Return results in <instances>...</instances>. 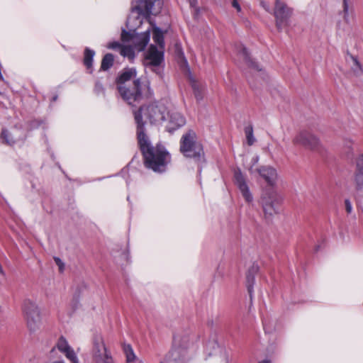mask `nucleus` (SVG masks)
Returning a JSON list of instances; mask_svg holds the SVG:
<instances>
[{
	"instance_id": "f257e3e1",
	"label": "nucleus",
	"mask_w": 363,
	"mask_h": 363,
	"mask_svg": "<svg viewBox=\"0 0 363 363\" xmlns=\"http://www.w3.org/2000/svg\"><path fill=\"white\" fill-rule=\"evenodd\" d=\"M137 123V138L140 149L144 157V162L147 168L155 172H162L170 162V155L161 145L155 147L151 145L150 140L145 133L144 124L141 121L140 114H135Z\"/></svg>"
},
{
	"instance_id": "f03ea898",
	"label": "nucleus",
	"mask_w": 363,
	"mask_h": 363,
	"mask_svg": "<svg viewBox=\"0 0 363 363\" xmlns=\"http://www.w3.org/2000/svg\"><path fill=\"white\" fill-rule=\"evenodd\" d=\"M179 150L185 157L194 160L199 165L205 162L203 145L197 140L196 133L193 130H189L182 135Z\"/></svg>"
},
{
	"instance_id": "7ed1b4c3",
	"label": "nucleus",
	"mask_w": 363,
	"mask_h": 363,
	"mask_svg": "<svg viewBox=\"0 0 363 363\" xmlns=\"http://www.w3.org/2000/svg\"><path fill=\"white\" fill-rule=\"evenodd\" d=\"M148 91V86L143 84L140 79H134L131 85L118 86L117 89L120 96L127 104L132 106H136L143 98L146 96Z\"/></svg>"
},
{
	"instance_id": "20e7f679",
	"label": "nucleus",
	"mask_w": 363,
	"mask_h": 363,
	"mask_svg": "<svg viewBox=\"0 0 363 363\" xmlns=\"http://www.w3.org/2000/svg\"><path fill=\"white\" fill-rule=\"evenodd\" d=\"M133 113L135 118V114H140L141 121L144 125L145 123L143 121L142 118L143 113L150 121V123L156 124L164 121L167 108L162 104H151L145 107L143 106L140 108L138 111H134Z\"/></svg>"
},
{
	"instance_id": "39448f33",
	"label": "nucleus",
	"mask_w": 363,
	"mask_h": 363,
	"mask_svg": "<svg viewBox=\"0 0 363 363\" xmlns=\"http://www.w3.org/2000/svg\"><path fill=\"white\" fill-rule=\"evenodd\" d=\"M24 322L30 332L38 329L41 323L40 309L30 300L24 301Z\"/></svg>"
},
{
	"instance_id": "423d86ee",
	"label": "nucleus",
	"mask_w": 363,
	"mask_h": 363,
	"mask_svg": "<svg viewBox=\"0 0 363 363\" xmlns=\"http://www.w3.org/2000/svg\"><path fill=\"white\" fill-rule=\"evenodd\" d=\"M164 62V52L158 50L154 45H151L145 55L144 65L158 75H161L162 69L161 65Z\"/></svg>"
},
{
	"instance_id": "0eeeda50",
	"label": "nucleus",
	"mask_w": 363,
	"mask_h": 363,
	"mask_svg": "<svg viewBox=\"0 0 363 363\" xmlns=\"http://www.w3.org/2000/svg\"><path fill=\"white\" fill-rule=\"evenodd\" d=\"M292 143L294 145H299L313 151H318L322 146L319 138L306 130L298 132L294 137Z\"/></svg>"
},
{
	"instance_id": "6e6552de",
	"label": "nucleus",
	"mask_w": 363,
	"mask_h": 363,
	"mask_svg": "<svg viewBox=\"0 0 363 363\" xmlns=\"http://www.w3.org/2000/svg\"><path fill=\"white\" fill-rule=\"evenodd\" d=\"M121 38L123 41L130 40L136 51L140 52L145 50L150 41V30H147L145 32L141 33L133 34L123 31Z\"/></svg>"
},
{
	"instance_id": "1a4fd4ad",
	"label": "nucleus",
	"mask_w": 363,
	"mask_h": 363,
	"mask_svg": "<svg viewBox=\"0 0 363 363\" xmlns=\"http://www.w3.org/2000/svg\"><path fill=\"white\" fill-rule=\"evenodd\" d=\"M93 357L96 363H113L101 337H96L94 341Z\"/></svg>"
},
{
	"instance_id": "9d476101",
	"label": "nucleus",
	"mask_w": 363,
	"mask_h": 363,
	"mask_svg": "<svg viewBox=\"0 0 363 363\" xmlns=\"http://www.w3.org/2000/svg\"><path fill=\"white\" fill-rule=\"evenodd\" d=\"M190 344V338L188 335L177 333L174 336L173 339V350L172 355L174 357V360L177 359V357L180 353L184 356L185 350Z\"/></svg>"
},
{
	"instance_id": "9b49d317",
	"label": "nucleus",
	"mask_w": 363,
	"mask_h": 363,
	"mask_svg": "<svg viewBox=\"0 0 363 363\" xmlns=\"http://www.w3.org/2000/svg\"><path fill=\"white\" fill-rule=\"evenodd\" d=\"M261 203L266 219L270 220L274 214L277 213V200L274 194L263 196L261 198Z\"/></svg>"
},
{
	"instance_id": "f8f14e48",
	"label": "nucleus",
	"mask_w": 363,
	"mask_h": 363,
	"mask_svg": "<svg viewBox=\"0 0 363 363\" xmlns=\"http://www.w3.org/2000/svg\"><path fill=\"white\" fill-rule=\"evenodd\" d=\"M234 179L235 183L240 191L245 200L248 203L252 201L253 197L250 191L249 186L246 182V178L240 169L235 171Z\"/></svg>"
},
{
	"instance_id": "ddd939ff",
	"label": "nucleus",
	"mask_w": 363,
	"mask_h": 363,
	"mask_svg": "<svg viewBox=\"0 0 363 363\" xmlns=\"http://www.w3.org/2000/svg\"><path fill=\"white\" fill-rule=\"evenodd\" d=\"M138 5L135 6L137 9H144L145 11L152 15L158 13L162 6V0H135Z\"/></svg>"
},
{
	"instance_id": "4468645a",
	"label": "nucleus",
	"mask_w": 363,
	"mask_h": 363,
	"mask_svg": "<svg viewBox=\"0 0 363 363\" xmlns=\"http://www.w3.org/2000/svg\"><path fill=\"white\" fill-rule=\"evenodd\" d=\"M274 15L277 19V26L281 28L282 23L289 16L290 11L286 5L281 0H276Z\"/></svg>"
},
{
	"instance_id": "2eb2a0df",
	"label": "nucleus",
	"mask_w": 363,
	"mask_h": 363,
	"mask_svg": "<svg viewBox=\"0 0 363 363\" xmlns=\"http://www.w3.org/2000/svg\"><path fill=\"white\" fill-rule=\"evenodd\" d=\"M185 123L186 120L180 113L172 111L169 113V120L168 124L167 125V130L168 132L172 133L183 126Z\"/></svg>"
},
{
	"instance_id": "dca6fc26",
	"label": "nucleus",
	"mask_w": 363,
	"mask_h": 363,
	"mask_svg": "<svg viewBox=\"0 0 363 363\" xmlns=\"http://www.w3.org/2000/svg\"><path fill=\"white\" fill-rule=\"evenodd\" d=\"M137 72L135 69L134 68H125L117 77L116 82L117 85V89L118 86H128L127 83L129 82L131 79H136Z\"/></svg>"
},
{
	"instance_id": "f3484780",
	"label": "nucleus",
	"mask_w": 363,
	"mask_h": 363,
	"mask_svg": "<svg viewBox=\"0 0 363 363\" xmlns=\"http://www.w3.org/2000/svg\"><path fill=\"white\" fill-rule=\"evenodd\" d=\"M256 172L262 177L265 182L273 185L277 179L276 169L270 166H262L256 169Z\"/></svg>"
},
{
	"instance_id": "a211bd4d",
	"label": "nucleus",
	"mask_w": 363,
	"mask_h": 363,
	"mask_svg": "<svg viewBox=\"0 0 363 363\" xmlns=\"http://www.w3.org/2000/svg\"><path fill=\"white\" fill-rule=\"evenodd\" d=\"M354 182L357 189H363V154L359 155L356 160Z\"/></svg>"
},
{
	"instance_id": "6ab92c4d",
	"label": "nucleus",
	"mask_w": 363,
	"mask_h": 363,
	"mask_svg": "<svg viewBox=\"0 0 363 363\" xmlns=\"http://www.w3.org/2000/svg\"><path fill=\"white\" fill-rule=\"evenodd\" d=\"M259 267L257 264H253L247 271L246 279H247V287L252 298L253 285L255 284V275L257 273Z\"/></svg>"
},
{
	"instance_id": "aec40b11",
	"label": "nucleus",
	"mask_w": 363,
	"mask_h": 363,
	"mask_svg": "<svg viewBox=\"0 0 363 363\" xmlns=\"http://www.w3.org/2000/svg\"><path fill=\"white\" fill-rule=\"evenodd\" d=\"M239 54L242 57L243 60L247 64V65L252 69H255L257 71H261L262 69L259 68V65L254 62L250 57L247 50L242 45H240V49L239 50Z\"/></svg>"
},
{
	"instance_id": "412c9836",
	"label": "nucleus",
	"mask_w": 363,
	"mask_h": 363,
	"mask_svg": "<svg viewBox=\"0 0 363 363\" xmlns=\"http://www.w3.org/2000/svg\"><path fill=\"white\" fill-rule=\"evenodd\" d=\"M152 38L154 42L160 46V49L162 50L164 45V34L159 28L155 27L153 28Z\"/></svg>"
},
{
	"instance_id": "4be33fe9",
	"label": "nucleus",
	"mask_w": 363,
	"mask_h": 363,
	"mask_svg": "<svg viewBox=\"0 0 363 363\" xmlns=\"http://www.w3.org/2000/svg\"><path fill=\"white\" fill-rule=\"evenodd\" d=\"M113 61L114 57L112 54H106L101 60V69L103 71L109 69L113 66Z\"/></svg>"
},
{
	"instance_id": "5701e85b",
	"label": "nucleus",
	"mask_w": 363,
	"mask_h": 363,
	"mask_svg": "<svg viewBox=\"0 0 363 363\" xmlns=\"http://www.w3.org/2000/svg\"><path fill=\"white\" fill-rule=\"evenodd\" d=\"M95 52L88 48L84 50V64L88 69L92 68L93 57Z\"/></svg>"
},
{
	"instance_id": "b1692460",
	"label": "nucleus",
	"mask_w": 363,
	"mask_h": 363,
	"mask_svg": "<svg viewBox=\"0 0 363 363\" xmlns=\"http://www.w3.org/2000/svg\"><path fill=\"white\" fill-rule=\"evenodd\" d=\"M189 79H190L191 87L194 92L195 97L197 99V100L201 99L203 97V95H202L203 87H202L201 84L199 82L196 81L193 77H190Z\"/></svg>"
},
{
	"instance_id": "393cba45",
	"label": "nucleus",
	"mask_w": 363,
	"mask_h": 363,
	"mask_svg": "<svg viewBox=\"0 0 363 363\" xmlns=\"http://www.w3.org/2000/svg\"><path fill=\"white\" fill-rule=\"evenodd\" d=\"M136 50L131 45H123L121 48L120 53L123 57H126L130 60H133L135 57V51Z\"/></svg>"
},
{
	"instance_id": "a878e982",
	"label": "nucleus",
	"mask_w": 363,
	"mask_h": 363,
	"mask_svg": "<svg viewBox=\"0 0 363 363\" xmlns=\"http://www.w3.org/2000/svg\"><path fill=\"white\" fill-rule=\"evenodd\" d=\"M245 133L248 145H252L255 142V138L253 135V127L250 124L245 128Z\"/></svg>"
},
{
	"instance_id": "bb28decb",
	"label": "nucleus",
	"mask_w": 363,
	"mask_h": 363,
	"mask_svg": "<svg viewBox=\"0 0 363 363\" xmlns=\"http://www.w3.org/2000/svg\"><path fill=\"white\" fill-rule=\"evenodd\" d=\"M1 139L3 143L11 145L15 143V140L11 137V133L6 129H2L1 133Z\"/></svg>"
},
{
	"instance_id": "cd10ccee",
	"label": "nucleus",
	"mask_w": 363,
	"mask_h": 363,
	"mask_svg": "<svg viewBox=\"0 0 363 363\" xmlns=\"http://www.w3.org/2000/svg\"><path fill=\"white\" fill-rule=\"evenodd\" d=\"M57 347L62 353L65 352L66 351L72 348L69 345L66 339L63 337H60V339L58 340V342L57 343Z\"/></svg>"
},
{
	"instance_id": "c85d7f7f",
	"label": "nucleus",
	"mask_w": 363,
	"mask_h": 363,
	"mask_svg": "<svg viewBox=\"0 0 363 363\" xmlns=\"http://www.w3.org/2000/svg\"><path fill=\"white\" fill-rule=\"evenodd\" d=\"M123 350L126 355L127 362H133L135 358V355L132 347L130 345H125L123 346Z\"/></svg>"
},
{
	"instance_id": "c756f323",
	"label": "nucleus",
	"mask_w": 363,
	"mask_h": 363,
	"mask_svg": "<svg viewBox=\"0 0 363 363\" xmlns=\"http://www.w3.org/2000/svg\"><path fill=\"white\" fill-rule=\"evenodd\" d=\"M64 354H65L66 357L68 359H69L72 363H79L78 358L72 348H70L69 350L64 352Z\"/></svg>"
},
{
	"instance_id": "7c9ffc66",
	"label": "nucleus",
	"mask_w": 363,
	"mask_h": 363,
	"mask_svg": "<svg viewBox=\"0 0 363 363\" xmlns=\"http://www.w3.org/2000/svg\"><path fill=\"white\" fill-rule=\"evenodd\" d=\"M350 4L342 5L343 14H344L343 15V18H344V21L347 23H350V18H349L350 13H352V9L350 10Z\"/></svg>"
},
{
	"instance_id": "2f4dec72",
	"label": "nucleus",
	"mask_w": 363,
	"mask_h": 363,
	"mask_svg": "<svg viewBox=\"0 0 363 363\" xmlns=\"http://www.w3.org/2000/svg\"><path fill=\"white\" fill-rule=\"evenodd\" d=\"M55 264L58 266L59 272L62 273L65 270V263L57 257H54Z\"/></svg>"
},
{
	"instance_id": "473e14b6",
	"label": "nucleus",
	"mask_w": 363,
	"mask_h": 363,
	"mask_svg": "<svg viewBox=\"0 0 363 363\" xmlns=\"http://www.w3.org/2000/svg\"><path fill=\"white\" fill-rule=\"evenodd\" d=\"M345 207L347 214H350L352 212V205L349 199H345Z\"/></svg>"
},
{
	"instance_id": "72a5a7b5",
	"label": "nucleus",
	"mask_w": 363,
	"mask_h": 363,
	"mask_svg": "<svg viewBox=\"0 0 363 363\" xmlns=\"http://www.w3.org/2000/svg\"><path fill=\"white\" fill-rule=\"evenodd\" d=\"M94 91L97 94H99L101 93H104V86L102 85L101 83L100 82H96L95 84V86H94Z\"/></svg>"
},
{
	"instance_id": "f704fd0d",
	"label": "nucleus",
	"mask_w": 363,
	"mask_h": 363,
	"mask_svg": "<svg viewBox=\"0 0 363 363\" xmlns=\"http://www.w3.org/2000/svg\"><path fill=\"white\" fill-rule=\"evenodd\" d=\"M351 59H352V61L354 65L356 67L353 68L354 72H360L361 71V67H360V65H359L357 60L356 58H354V57H352V56H351Z\"/></svg>"
},
{
	"instance_id": "c9c22d12",
	"label": "nucleus",
	"mask_w": 363,
	"mask_h": 363,
	"mask_svg": "<svg viewBox=\"0 0 363 363\" xmlns=\"http://www.w3.org/2000/svg\"><path fill=\"white\" fill-rule=\"evenodd\" d=\"M123 45H121L118 42H113V43H109V45H108V48L109 49H117V48H119L121 50V48L122 47Z\"/></svg>"
},
{
	"instance_id": "e433bc0d",
	"label": "nucleus",
	"mask_w": 363,
	"mask_h": 363,
	"mask_svg": "<svg viewBox=\"0 0 363 363\" xmlns=\"http://www.w3.org/2000/svg\"><path fill=\"white\" fill-rule=\"evenodd\" d=\"M233 6L235 7L238 11H240L241 9L239 4L237 2L236 0H234L233 1Z\"/></svg>"
},
{
	"instance_id": "4c0bfd02",
	"label": "nucleus",
	"mask_w": 363,
	"mask_h": 363,
	"mask_svg": "<svg viewBox=\"0 0 363 363\" xmlns=\"http://www.w3.org/2000/svg\"><path fill=\"white\" fill-rule=\"evenodd\" d=\"M259 161V156L256 155L252 158V166L256 164Z\"/></svg>"
},
{
	"instance_id": "58836bf2",
	"label": "nucleus",
	"mask_w": 363,
	"mask_h": 363,
	"mask_svg": "<svg viewBox=\"0 0 363 363\" xmlns=\"http://www.w3.org/2000/svg\"><path fill=\"white\" fill-rule=\"evenodd\" d=\"M198 1L197 0H190V5L192 7H195L197 5Z\"/></svg>"
},
{
	"instance_id": "ea45409f",
	"label": "nucleus",
	"mask_w": 363,
	"mask_h": 363,
	"mask_svg": "<svg viewBox=\"0 0 363 363\" xmlns=\"http://www.w3.org/2000/svg\"><path fill=\"white\" fill-rule=\"evenodd\" d=\"M350 4V0H342V5Z\"/></svg>"
},
{
	"instance_id": "a19ab883",
	"label": "nucleus",
	"mask_w": 363,
	"mask_h": 363,
	"mask_svg": "<svg viewBox=\"0 0 363 363\" xmlns=\"http://www.w3.org/2000/svg\"><path fill=\"white\" fill-rule=\"evenodd\" d=\"M223 359H224V362H225V363H229V362H228V356H227V355H225H225L223 356Z\"/></svg>"
},
{
	"instance_id": "79ce46f5",
	"label": "nucleus",
	"mask_w": 363,
	"mask_h": 363,
	"mask_svg": "<svg viewBox=\"0 0 363 363\" xmlns=\"http://www.w3.org/2000/svg\"><path fill=\"white\" fill-rule=\"evenodd\" d=\"M259 363H270V362L268 360H264V361L259 362Z\"/></svg>"
},
{
	"instance_id": "37998d69",
	"label": "nucleus",
	"mask_w": 363,
	"mask_h": 363,
	"mask_svg": "<svg viewBox=\"0 0 363 363\" xmlns=\"http://www.w3.org/2000/svg\"><path fill=\"white\" fill-rule=\"evenodd\" d=\"M249 170H250V172L251 173H253L252 166L250 168V169H249Z\"/></svg>"
},
{
	"instance_id": "c03bdc74",
	"label": "nucleus",
	"mask_w": 363,
	"mask_h": 363,
	"mask_svg": "<svg viewBox=\"0 0 363 363\" xmlns=\"http://www.w3.org/2000/svg\"><path fill=\"white\" fill-rule=\"evenodd\" d=\"M57 96H54V97H53V99H52V101H56V100H57Z\"/></svg>"
},
{
	"instance_id": "a18cd8bd",
	"label": "nucleus",
	"mask_w": 363,
	"mask_h": 363,
	"mask_svg": "<svg viewBox=\"0 0 363 363\" xmlns=\"http://www.w3.org/2000/svg\"><path fill=\"white\" fill-rule=\"evenodd\" d=\"M160 363H165L164 361H161Z\"/></svg>"
}]
</instances>
